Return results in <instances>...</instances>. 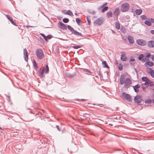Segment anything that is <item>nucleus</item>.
I'll list each match as a JSON object with an SVG mask.
<instances>
[{"instance_id": "obj_58", "label": "nucleus", "mask_w": 154, "mask_h": 154, "mask_svg": "<svg viewBox=\"0 0 154 154\" xmlns=\"http://www.w3.org/2000/svg\"><path fill=\"white\" fill-rule=\"evenodd\" d=\"M31 27V26H26V27Z\"/></svg>"}, {"instance_id": "obj_33", "label": "nucleus", "mask_w": 154, "mask_h": 154, "mask_svg": "<svg viewBox=\"0 0 154 154\" xmlns=\"http://www.w3.org/2000/svg\"><path fill=\"white\" fill-rule=\"evenodd\" d=\"M87 20L88 22V25H90L91 23V19L87 17Z\"/></svg>"}, {"instance_id": "obj_35", "label": "nucleus", "mask_w": 154, "mask_h": 154, "mask_svg": "<svg viewBox=\"0 0 154 154\" xmlns=\"http://www.w3.org/2000/svg\"><path fill=\"white\" fill-rule=\"evenodd\" d=\"M152 102V100L150 99H149L147 100H145V103H150Z\"/></svg>"}, {"instance_id": "obj_8", "label": "nucleus", "mask_w": 154, "mask_h": 154, "mask_svg": "<svg viewBox=\"0 0 154 154\" xmlns=\"http://www.w3.org/2000/svg\"><path fill=\"white\" fill-rule=\"evenodd\" d=\"M23 57L25 60L26 62H27L28 60V52L26 48L23 49Z\"/></svg>"}, {"instance_id": "obj_14", "label": "nucleus", "mask_w": 154, "mask_h": 154, "mask_svg": "<svg viewBox=\"0 0 154 154\" xmlns=\"http://www.w3.org/2000/svg\"><path fill=\"white\" fill-rule=\"evenodd\" d=\"M128 40L129 42L131 44H133L134 43V40L133 37L130 35H129L128 37Z\"/></svg>"}, {"instance_id": "obj_29", "label": "nucleus", "mask_w": 154, "mask_h": 154, "mask_svg": "<svg viewBox=\"0 0 154 154\" xmlns=\"http://www.w3.org/2000/svg\"><path fill=\"white\" fill-rule=\"evenodd\" d=\"M68 29L72 33L73 32V31L74 30L73 28L69 25L67 26Z\"/></svg>"}, {"instance_id": "obj_42", "label": "nucleus", "mask_w": 154, "mask_h": 154, "mask_svg": "<svg viewBox=\"0 0 154 154\" xmlns=\"http://www.w3.org/2000/svg\"><path fill=\"white\" fill-rule=\"evenodd\" d=\"M120 30L123 33H125L126 32V30L124 28H121Z\"/></svg>"}, {"instance_id": "obj_41", "label": "nucleus", "mask_w": 154, "mask_h": 154, "mask_svg": "<svg viewBox=\"0 0 154 154\" xmlns=\"http://www.w3.org/2000/svg\"><path fill=\"white\" fill-rule=\"evenodd\" d=\"M141 18L142 20L146 19V17L145 15H142L141 16Z\"/></svg>"}, {"instance_id": "obj_49", "label": "nucleus", "mask_w": 154, "mask_h": 154, "mask_svg": "<svg viewBox=\"0 0 154 154\" xmlns=\"http://www.w3.org/2000/svg\"><path fill=\"white\" fill-rule=\"evenodd\" d=\"M150 32L152 34L154 35V30H151L150 31Z\"/></svg>"}, {"instance_id": "obj_46", "label": "nucleus", "mask_w": 154, "mask_h": 154, "mask_svg": "<svg viewBox=\"0 0 154 154\" xmlns=\"http://www.w3.org/2000/svg\"><path fill=\"white\" fill-rule=\"evenodd\" d=\"M135 61V59H134V57L131 58L130 59V61Z\"/></svg>"}, {"instance_id": "obj_10", "label": "nucleus", "mask_w": 154, "mask_h": 154, "mask_svg": "<svg viewBox=\"0 0 154 154\" xmlns=\"http://www.w3.org/2000/svg\"><path fill=\"white\" fill-rule=\"evenodd\" d=\"M148 73L151 76L154 78V69L153 70L151 68H149L147 69Z\"/></svg>"}, {"instance_id": "obj_15", "label": "nucleus", "mask_w": 154, "mask_h": 154, "mask_svg": "<svg viewBox=\"0 0 154 154\" xmlns=\"http://www.w3.org/2000/svg\"><path fill=\"white\" fill-rule=\"evenodd\" d=\"M45 70V68H43L42 69H40L39 71H38L39 76L40 77H43V72Z\"/></svg>"}, {"instance_id": "obj_1", "label": "nucleus", "mask_w": 154, "mask_h": 154, "mask_svg": "<svg viewBox=\"0 0 154 154\" xmlns=\"http://www.w3.org/2000/svg\"><path fill=\"white\" fill-rule=\"evenodd\" d=\"M119 83L121 85L124 84V88H128L130 86L131 84V81L129 78L125 79V75L122 74L120 77Z\"/></svg>"}, {"instance_id": "obj_39", "label": "nucleus", "mask_w": 154, "mask_h": 154, "mask_svg": "<svg viewBox=\"0 0 154 154\" xmlns=\"http://www.w3.org/2000/svg\"><path fill=\"white\" fill-rule=\"evenodd\" d=\"M143 57V54H141L139 55V57H138V59L140 60H141L142 58Z\"/></svg>"}, {"instance_id": "obj_60", "label": "nucleus", "mask_w": 154, "mask_h": 154, "mask_svg": "<svg viewBox=\"0 0 154 154\" xmlns=\"http://www.w3.org/2000/svg\"><path fill=\"white\" fill-rule=\"evenodd\" d=\"M142 88H143V90H144V87H142Z\"/></svg>"}, {"instance_id": "obj_53", "label": "nucleus", "mask_w": 154, "mask_h": 154, "mask_svg": "<svg viewBox=\"0 0 154 154\" xmlns=\"http://www.w3.org/2000/svg\"><path fill=\"white\" fill-rule=\"evenodd\" d=\"M117 110V107H116L115 108L113 109L112 110L113 111L114 110Z\"/></svg>"}, {"instance_id": "obj_11", "label": "nucleus", "mask_w": 154, "mask_h": 154, "mask_svg": "<svg viewBox=\"0 0 154 154\" xmlns=\"http://www.w3.org/2000/svg\"><path fill=\"white\" fill-rule=\"evenodd\" d=\"M8 19L9 20V21L11 22V23L14 25L16 26V23L14 22L12 18L8 15H6Z\"/></svg>"}, {"instance_id": "obj_26", "label": "nucleus", "mask_w": 154, "mask_h": 154, "mask_svg": "<svg viewBox=\"0 0 154 154\" xmlns=\"http://www.w3.org/2000/svg\"><path fill=\"white\" fill-rule=\"evenodd\" d=\"M149 79L146 77H143L142 78V80L143 81L145 82L149 81Z\"/></svg>"}, {"instance_id": "obj_12", "label": "nucleus", "mask_w": 154, "mask_h": 154, "mask_svg": "<svg viewBox=\"0 0 154 154\" xmlns=\"http://www.w3.org/2000/svg\"><path fill=\"white\" fill-rule=\"evenodd\" d=\"M120 14V10L118 8H116L114 11L113 14L117 16Z\"/></svg>"}, {"instance_id": "obj_23", "label": "nucleus", "mask_w": 154, "mask_h": 154, "mask_svg": "<svg viewBox=\"0 0 154 154\" xmlns=\"http://www.w3.org/2000/svg\"><path fill=\"white\" fill-rule=\"evenodd\" d=\"M121 59L123 61H125L126 60V56L124 54H122L121 56Z\"/></svg>"}, {"instance_id": "obj_50", "label": "nucleus", "mask_w": 154, "mask_h": 154, "mask_svg": "<svg viewBox=\"0 0 154 154\" xmlns=\"http://www.w3.org/2000/svg\"><path fill=\"white\" fill-rule=\"evenodd\" d=\"M150 55V54L149 53H148L146 55V57H149Z\"/></svg>"}, {"instance_id": "obj_59", "label": "nucleus", "mask_w": 154, "mask_h": 154, "mask_svg": "<svg viewBox=\"0 0 154 154\" xmlns=\"http://www.w3.org/2000/svg\"><path fill=\"white\" fill-rule=\"evenodd\" d=\"M0 129H1V130L2 129V128L1 127H0Z\"/></svg>"}, {"instance_id": "obj_52", "label": "nucleus", "mask_w": 154, "mask_h": 154, "mask_svg": "<svg viewBox=\"0 0 154 154\" xmlns=\"http://www.w3.org/2000/svg\"><path fill=\"white\" fill-rule=\"evenodd\" d=\"M118 61L117 60H116L115 62V64L116 65L118 64Z\"/></svg>"}, {"instance_id": "obj_43", "label": "nucleus", "mask_w": 154, "mask_h": 154, "mask_svg": "<svg viewBox=\"0 0 154 154\" xmlns=\"http://www.w3.org/2000/svg\"><path fill=\"white\" fill-rule=\"evenodd\" d=\"M72 48L74 49H77L80 48V47L79 45H75L72 47Z\"/></svg>"}, {"instance_id": "obj_45", "label": "nucleus", "mask_w": 154, "mask_h": 154, "mask_svg": "<svg viewBox=\"0 0 154 154\" xmlns=\"http://www.w3.org/2000/svg\"><path fill=\"white\" fill-rule=\"evenodd\" d=\"M47 37V39L48 38V39H50L52 37L50 35H48L47 36H46Z\"/></svg>"}, {"instance_id": "obj_6", "label": "nucleus", "mask_w": 154, "mask_h": 154, "mask_svg": "<svg viewBox=\"0 0 154 154\" xmlns=\"http://www.w3.org/2000/svg\"><path fill=\"white\" fill-rule=\"evenodd\" d=\"M134 100L135 103H138L142 101V99L140 96L137 95L134 97Z\"/></svg>"}, {"instance_id": "obj_36", "label": "nucleus", "mask_w": 154, "mask_h": 154, "mask_svg": "<svg viewBox=\"0 0 154 154\" xmlns=\"http://www.w3.org/2000/svg\"><path fill=\"white\" fill-rule=\"evenodd\" d=\"M88 12L91 14H92V15H94L95 14H96V12L94 11H88Z\"/></svg>"}, {"instance_id": "obj_9", "label": "nucleus", "mask_w": 154, "mask_h": 154, "mask_svg": "<svg viewBox=\"0 0 154 154\" xmlns=\"http://www.w3.org/2000/svg\"><path fill=\"white\" fill-rule=\"evenodd\" d=\"M136 42L138 45L142 46L145 45L146 44V42L143 39H138Z\"/></svg>"}, {"instance_id": "obj_34", "label": "nucleus", "mask_w": 154, "mask_h": 154, "mask_svg": "<svg viewBox=\"0 0 154 154\" xmlns=\"http://www.w3.org/2000/svg\"><path fill=\"white\" fill-rule=\"evenodd\" d=\"M118 68L120 70H122L123 69V66L121 64H119L118 66Z\"/></svg>"}, {"instance_id": "obj_27", "label": "nucleus", "mask_w": 154, "mask_h": 154, "mask_svg": "<svg viewBox=\"0 0 154 154\" xmlns=\"http://www.w3.org/2000/svg\"><path fill=\"white\" fill-rule=\"evenodd\" d=\"M33 66L34 67V68L35 69H37V65L35 61L34 60H33Z\"/></svg>"}, {"instance_id": "obj_40", "label": "nucleus", "mask_w": 154, "mask_h": 154, "mask_svg": "<svg viewBox=\"0 0 154 154\" xmlns=\"http://www.w3.org/2000/svg\"><path fill=\"white\" fill-rule=\"evenodd\" d=\"M41 35L44 38L45 40L47 41V37H46V36H45L44 34L43 33H41Z\"/></svg>"}, {"instance_id": "obj_5", "label": "nucleus", "mask_w": 154, "mask_h": 154, "mask_svg": "<svg viewBox=\"0 0 154 154\" xmlns=\"http://www.w3.org/2000/svg\"><path fill=\"white\" fill-rule=\"evenodd\" d=\"M122 95V98H125L129 102L132 101L131 96L129 94L125 93H123Z\"/></svg>"}, {"instance_id": "obj_44", "label": "nucleus", "mask_w": 154, "mask_h": 154, "mask_svg": "<svg viewBox=\"0 0 154 154\" xmlns=\"http://www.w3.org/2000/svg\"><path fill=\"white\" fill-rule=\"evenodd\" d=\"M149 20L151 22V23H154V19L152 18L149 19Z\"/></svg>"}, {"instance_id": "obj_31", "label": "nucleus", "mask_w": 154, "mask_h": 154, "mask_svg": "<svg viewBox=\"0 0 154 154\" xmlns=\"http://www.w3.org/2000/svg\"><path fill=\"white\" fill-rule=\"evenodd\" d=\"M108 7L107 6H106L102 9L101 12L102 13L104 12L105 11L108 10Z\"/></svg>"}, {"instance_id": "obj_7", "label": "nucleus", "mask_w": 154, "mask_h": 154, "mask_svg": "<svg viewBox=\"0 0 154 154\" xmlns=\"http://www.w3.org/2000/svg\"><path fill=\"white\" fill-rule=\"evenodd\" d=\"M58 26L60 29L65 30L67 29L66 26L61 22H59L58 23Z\"/></svg>"}, {"instance_id": "obj_61", "label": "nucleus", "mask_w": 154, "mask_h": 154, "mask_svg": "<svg viewBox=\"0 0 154 154\" xmlns=\"http://www.w3.org/2000/svg\"><path fill=\"white\" fill-rule=\"evenodd\" d=\"M131 64H134V63H131Z\"/></svg>"}, {"instance_id": "obj_18", "label": "nucleus", "mask_w": 154, "mask_h": 154, "mask_svg": "<svg viewBox=\"0 0 154 154\" xmlns=\"http://www.w3.org/2000/svg\"><path fill=\"white\" fill-rule=\"evenodd\" d=\"M140 85L138 84H137L135 86H133V87L134 91L136 92H138L139 91L138 88H140Z\"/></svg>"}, {"instance_id": "obj_13", "label": "nucleus", "mask_w": 154, "mask_h": 154, "mask_svg": "<svg viewBox=\"0 0 154 154\" xmlns=\"http://www.w3.org/2000/svg\"><path fill=\"white\" fill-rule=\"evenodd\" d=\"M148 46L150 48L154 47V41L151 40L148 42Z\"/></svg>"}, {"instance_id": "obj_4", "label": "nucleus", "mask_w": 154, "mask_h": 154, "mask_svg": "<svg viewBox=\"0 0 154 154\" xmlns=\"http://www.w3.org/2000/svg\"><path fill=\"white\" fill-rule=\"evenodd\" d=\"M103 22L104 21L102 18H99L94 21V24L95 26H100Z\"/></svg>"}, {"instance_id": "obj_47", "label": "nucleus", "mask_w": 154, "mask_h": 154, "mask_svg": "<svg viewBox=\"0 0 154 154\" xmlns=\"http://www.w3.org/2000/svg\"><path fill=\"white\" fill-rule=\"evenodd\" d=\"M56 128H57V130L59 131H60V128H59V127L58 125H56Z\"/></svg>"}, {"instance_id": "obj_32", "label": "nucleus", "mask_w": 154, "mask_h": 154, "mask_svg": "<svg viewBox=\"0 0 154 154\" xmlns=\"http://www.w3.org/2000/svg\"><path fill=\"white\" fill-rule=\"evenodd\" d=\"M63 22L67 23L69 21V20L67 18H64L63 19Z\"/></svg>"}, {"instance_id": "obj_2", "label": "nucleus", "mask_w": 154, "mask_h": 154, "mask_svg": "<svg viewBox=\"0 0 154 154\" xmlns=\"http://www.w3.org/2000/svg\"><path fill=\"white\" fill-rule=\"evenodd\" d=\"M35 54L39 60H42L45 57L43 51L41 48H38L36 50Z\"/></svg>"}, {"instance_id": "obj_20", "label": "nucleus", "mask_w": 154, "mask_h": 154, "mask_svg": "<svg viewBox=\"0 0 154 154\" xmlns=\"http://www.w3.org/2000/svg\"><path fill=\"white\" fill-rule=\"evenodd\" d=\"M65 14H68L70 16H73V14L72 11H71L70 10H68L67 11V12L65 13Z\"/></svg>"}, {"instance_id": "obj_38", "label": "nucleus", "mask_w": 154, "mask_h": 154, "mask_svg": "<svg viewBox=\"0 0 154 154\" xmlns=\"http://www.w3.org/2000/svg\"><path fill=\"white\" fill-rule=\"evenodd\" d=\"M78 25H80L79 23L80 21V19L78 18H76L75 19Z\"/></svg>"}, {"instance_id": "obj_3", "label": "nucleus", "mask_w": 154, "mask_h": 154, "mask_svg": "<svg viewBox=\"0 0 154 154\" xmlns=\"http://www.w3.org/2000/svg\"><path fill=\"white\" fill-rule=\"evenodd\" d=\"M129 5L128 3H124L122 4L121 7V10L122 12L127 11L129 9Z\"/></svg>"}, {"instance_id": "obj_54", "label": "nucleus", "mask_w": 154, "mask_h": 154, "mask_svg": "<svg viewBox=\"0 0 154 154\" xmlns=\"http://www.w3.org/2000/svg\"><path fill=\"white\" fill-rule=\"evenodd\" d=\"M107 3L106 2V3H104L103 4V5L104 6H105L107 5Z\"/></svg>"}, {"instance_id": "obj_21", "label": "nucleus", "mask_w": 154, "mask_h": 154, "mask_svg": "<svg viewBox=\"0 0 154 154\" xmlns=\"http://www.w3.org/2000/svg\"><path fill=\"white\" fill-rule=\"evenodd\" d=\"M142 11L141 9H137L135 11V13L138 15H140L142 13Z\"/></svg>"}, {"instance_id": "obj_48", "label": "nucleus", "mask_w": 154, "mask_h": 154, "mask_svg": "<svg viewBox=\"0 0 154 154\" xmlns=\"http://www.w3.org/2000/svg\"><path fill=\"white\" fill-rule=\"evenodd\" d=\"M85 72H88V73H91V72L90 71H89L88 70V69H85Z\"/></svg>"}, {"instance_id": "obj_17", "label": "nucleus", "mask_w": 154, "mask_h": 154, "mask_svg": "<svg viewBox=\"0 0 154 154\" xmlns=\"http://www.w3.org/2000/svg\"><path fill=\"white\" fill-rule=\"evenodd\" d=\"M153 65V63L152 61H147L145 63V65L146 67H148L149 66H151Z\"/></svg>"}, {"instance_id": "obj_30", "label": "nucleus", "mask_w": 154, "mask_h": 154, "mask_svg": "<svg viewBox=\"0 0 154 154\" xmlns=\"http://www.w3.org/2000/svg\"><path fill=\"white\" fill-rule=\"evenodd\" d=\"M49 67L47 65L46 66L45 69V73L47 74L49 72Z\"/></svg>"}, {"instance_id": "obj_19", "label": "nucleus", "mask_w": 154, "mask_h": 154, "mask_svg": "<svg viewBox=\"0 0 154 154\" xmlns=\"http://www.w3.org/2000/svg\"><path fill=\"white\" fill-rule=\"evenodd\" d=\"M74 35L80 36H82V35L81 33H79L76 30H74L73 31V32H72Z\"/></svg>"}, {"instance_id": "obj_57", "label": "nucleus", "mask_w": 154, "mask_h": 154, "mask_svg": "<svg viewBox=\"0 0 154 154\" xmlns=\"http://www.w3.org/2000/svg\"><path fill=\"white\" fill-rule=\"evenodd\" d=\"M152 102L153 103H154V99H153L152 100Z\"/></svg>"}, {"instance_id": "obj_51", "label": "nucleus", "mask_w": 154, "mask_h": 154, "mask_svg": "<svg viewBox=\"0 0 154 154\" xmlns=\"http://www.w3.org/2000/svg\"><path fill=\"white\" fill-rule=\"evenodd\" d=\"M152 59L153 61H154V55H153L152 56Z\"/></svg>"}, {"instance_id": "obj_56", "label": "nucleus", "mask_w": 154, "mask_h": 154, "mask_svg": "<svg viewBox=\"0 0 154 154\" xmlns=\"http://www.w3.org/2000/svg\"><path fill=\"white\" fill-rule=\"evenodd\" d=\"M75 15H76V16H78V14H77V13H75Z\"/></svg>"}, {"instance_id": "obj_28", "label": "nucleus", "mask_w": 154, "mask_h": 154, "mask_svg": "<svg viewBox=\"0 0 154 154\" xmlns=\"http://www.w3.org/2000/svg\"><path fill=\"white\" fill-rule=\"evenodd\" d=\"M145 23L148 26H150L152 24L151 22L148 20H146L145 21Z\"/></svg>"}, {"instance_id": "obj_22", "label": "nucleus", "mask_w": 154, "mask_h": 154, "mask_svg": "<svg viewBox=\"0 0 154 154\" xmlns=\"http://www.w3.org/2000/svg\"><path fill=\"white\" fill-rule=\"evenodd\" d=\"M112 13L111 11H109L106 13V16L108 18L110 17H112Z\"/></svg>"}, {"instance_id": "obj_25", "label": "nucleus", "mask_w": 154, "mask_h": 154, "mask_svg": "<svg viewBox=\"0 0 154 154\" xmlns=\"http://www.w3.org/2000/svg\"><path fill=\"white\" fill-rule=\"evenodd\" d=\"M115 27L117 29H119L120 28V24L119 22H116L115 23Z\"/></svg>"}, {"instance_id": "obj_55", "label": "nucleus", "mask_w": 154, "mask_h": 154, "mask_svg": "<svg viewBox=\"0 0 154 154\" xmlns=\"http://www.w3.org/2000/svg\"><path fill=\"white\" fill-rule=\"evenodd\" d=\"M104 6L103 5V4L102 5H101V6H100V8H103V7H104Z\"/></svg>"}, {"instance_id": "obj_16", "label": "nucleus", "mask_w": 154, "mask_h": 154, "mask_svg": "<svg viewBox=\"0 0 154 154\" xmlns=\"http://www.w3.org/2000/svg\"><path fill=\"white\" fill-rule=\"evenodd\" d=\"M145 84L149 86H152L153 85V83L149 79V81L145 82Z\"/></svg>"}, {"instance_id": "obj_24", "label": "nucleus", "mask_w": 154, "mask_h": 154, "mask_svg": "<svg viewBox=\"0 0 154 154\" xmlns=\"http://www.w3.org/2000/svg\"><path fill=\"white\" fill-rule=\"evenodd\" d=\"M102 64L103 66V67L104 68H109V66H108L106 62V61H103L102 62Z\"/></svg>"}, {"instance_id": "obj_37", "label": "nucleus", "mask_w": 154, "mask_h": 154, "mask_svg": "<svg viewBox=\"0 0 154 154\" xmlns=\"http://www.w3.org/2000/svg\"><path fill=\"white\" fill-rule=\"evenodd\" d=\"M66 76L69 78H71L72 77V76L71 75V74L70 73L68 72L66 73Z\"/></svg>"}]
</instances>
